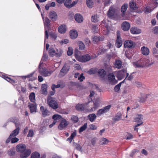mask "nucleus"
Segmentation results:
<instances>
[{"instance_id":"1","label":"nucleus","mask_w":158,"mask_h":158,"mask_svg":"<svg viewBox=\"0 0 158 158\" xmlns=\"http://www.w3.org/2000/svg\"><path fill=\"white\" fill-rule=\"evenodd\" d=\"M75 56L76 59L81 62H87L90 59V56L88 54L81 56L75 54Z\"/></svg>"},{"instance_id":"2","label":"nucleus","mask_w":158,"mask_h":158,"mask_svg":"<svg viewBox=\"0 0 158 158\" xmlns=\"http://www.w3.org/2000/svg\"><path fill=\"white\" fill-rule=\"evenodd\" d=\"M126 74L127 75V78L129 76V73H127L126 69H123L117 72L116 76L118 80H121L124 77Z\"/></svg>"},{"instance_id":"3","label":"nucleus","mask_w":158,"mask_h":158,"mask_svg":"<svg viewBox=\"0 0 158 158\" xmlns=\"http://www.w3.org/2000/svg\"><path fill=\"white\" fill-rule=\"evenodd\" d=\"M50 96H48L47 98V102L50 107L53 109L57 108L58 107V103L52 99Z\"/></svg>"},{"instance_id":"4","label":"nucleus","mask_w":158,"mask_h":158,"mask_svg":"<svg viewBox=\"0 0 158 158\" xmlns=\"http://www.w3.org/2000/svg\"><path fill=\"white\" fill-rule=\"evenodd\" d=\"M40 64L39 66V71L40 74L45 77L49 76L52 73V71H48L46 69H41L40 67Z\"/></svg>"},{"instance_id":"5","label":"nucleus","mask_w":158,"mask_h":158,"mask_svg":"<svg viewBox=\"0 0 158 158\" xmlns=\"http://www.w3.org/2000/svg\"><path fill=\"white\" fill-rule=\"evenodd\" d=\"M111 107V105H108L103 107V108L99 109L98 110L97 115L98 116H100L102 114L107 112Z\"/></svg>"},{"instance_id":"6","label":"nucleus","mask_w":158,"mask_h":158,"mask_svg":"<svg viewBox=\"0 0 158 158\" xmlns=\"http://www.w3.org/2000/svg\"><path fill=\"white\" fill-rule=\"evenodd\" d=\"M135 44L131 40H127L125 41L124 47L125 48H133L135 46Z\"/></svg>"},{"instance_id":"7","label":"nucleus","mask_w":158,"mask_h":158,"mask_svg":"<svg viewBox=\"0 0 158 158\" xmlns=\"http://www.w3.org/2000/svg\"><path fill=\"white\" fill-rule=\"evenodd\" d=\"M108 80L111 85H114L117 83V81L115 79L114 75L112 73L108 75Z\"/></svg>"},{"instance_id":"8","label":"nucleus","mask_w":158,"mask_h":158,"mask_svg":"<svg viewBox=\"0 0 158 158\" xmlns=\"http://www.w3.org/2000/svg\"><path fill=\"white\" fill-rule=\"evenodd\" d=\"M69 123L66 120L62 118L60 115V129H63Z\"/></svg>"},{"instance_id":"9","label":"nucleus","mask_w":158,"mask_h":158,"mask_svg":"<svg viewBox=\"0 0 158 158\" xmlns=\"http://www.w3.org/2000/svg\"><path fill=\"white\" fill-rule=\"evenodd\" d=\"M69 69V67L66 64H65L61 71H60V76H64L66 74Z\"/></svg>"},{"instance_id":"10","label":"nucleus","mask_w":158,"mask_h":158,"mask_svg":"<svg viewBox=\"0 0 158 158\" xmlns=\"http://www.w3.org/2000/svg\"><path fill=\"white\" fill-rule=\"evenodd\" d=\"M26 146L24 144L18 145L16 147V150L18 152L22 153L26 150Z\"/></svg>"},{"instance_id":"11","label":"nucleus","mask_w":158,"mask_h":158,"mask_svg":"<svg viewBox=\"0 0 158 158\" xmlns=\"http://www.w3.org/2000/svg\"><path fill=\"white\" fill-rule=\"evenodd\" d=\"M101 102L100 99L99 98H98L94 101V107L93 108H92V111L93 110V109L95 110L99 106L101 103Z\"/></svg>"},{"instance_id":"12","label":"nucleus","mask_w":158,"mask_h":158,"mask_svg":"<svg viewBox=\"0 0 158 158\" xmlns=\"http://www.w3.org/2000/svg\"><path fill=\"white\" fill-rule=\"evenodd\" d=\"M40 110L42 111V114L44 117H45L48 115H49L50 114V112L47 109L44 108L43 106L40 107Z\"/></svg>"},{"instance_id":"13","label":"nucleus","mask_w":158,"mask_h":158,"mask_svg":"<svg viewBox=\"0 0 158 158\" xmlns=\"http://www.w3.org/2000/svg\"><path fill=\"white\" fill-rule=\"evenodd\" d=\"M31 153V151L30 150L27 149L25 151L21 153L20 155V156L21 158H26L28 157Z\"/></svg>"},{"instance_id":"14","label":"nucleus","mask_w":158,"mask_h":158,"mask_svg":"<svg viewBox=\"0 0 158 158\" xmlns=\"http://www.w3.org/2000/svg\"><path fill=\"white\" fill-rule=\"evenodd\" d=\"M49 17L53 21L56 20L57 18V15L54 11H51L50 12Z\"/></svg>"},{"instance_id":"15","label":"nucleus","mask_w":158,"mask_h":158,"mask_svg":"<svg viewBox=\"0 0 158 158\" xmlns=\"http://www.w3.org/2000/svg\"><path fill=\"white\" fill-rule=\"evenodd\" d=\"M28 106L30 109V112L32 113L36 112V105L35 103H30L28 105Z\"/></svg>"},{"instance_id":"16","label":"nucleus","mask_w":158,"mask_h":158,"mask_svg":"<svg viewBox=\"0 0 158 158\" xmlns=\"http://www.w3.org/2000/svg\"><path fill=\"white\" fill-rule=\"evenodd\" d=\"M122 29L124 31H126L129 30L130 28L129 23L127 22H124L122 24Z\"/></svg>"},{"instance_id":"17","label":"nucleus","mask_w":158,"mask_h":158,"mask_svg":"<svg viewBox=\"0 0 158 158\" xmlns=\"http://www.w3.org/2000/svg\"><path fill=\"white\" fill-rule=\"evenodd\" d=\"M75 20L78 23H81L83 21V17L79 14H76L74 16Z\"/></svg>"},{"instance_id":"18","label":"nucleus","mask_w":158,"mask_h":158,"mask_svg":"<svg viewBox=\"0 0 158 158\" xmlns=\"http://www.w3.org/2000/svg\"><path fill=\"white\" fill-rule=\"evenodd\" d=\"M115 11V8L112 6H110L108 11L107 15L109 17L113 16L114 14Z\"/></svg>"},{"instance_id":"19","label":"nucleus","mask_w":158,"mask_h":158,"mask_svg":"<svg viewBox=\"0 0 158 158\" xmlns=\"http://www.w3.org/2000/svg\"><path fill=\"white\" fill-rule=\"evenodd\" d=\"M143 116L141 114H138L134 118L135 121L136 122H141L143 123Z\"/></svg>"},{"instance_id":"20","label":"nucleus","mask_w":158,"mask_h":158,"mask_svg":"<svg viewBox=\"0 0 158 158\" xmlns=\"http://www.w3.org/2000/svg\"><path fill=\"white\" fill-rule=\"evenodd\" d=\"M92 41L94 43H95L99 41H103L104 40V38L103 37H99L97 36H93L92 37Z\"/></svg>"},{"instance_id":"21","label":"nucleus","mask_w":158,"mask_h":158,"mask_svg":"<svg viewBox=\"0 0 158 158\" xmlns=\"http://www.w3.org/2000/svg\"><path fill=\"white\" fill-rule=\"evenodd\" d=\"M70 34L71 38L73 39H75L78 36V33L76 30H71L70 31Z\"/></svg>"},{"instance_id":"22","label":"nucleus","mask_w":158,"mask_h":158,"mask_svg":"<svg viewBox=\"0 0 158 158\" xmlns=\"http://www.w3.org/2000/svg\"><path fill=\"white\" fill-rule=\"evenodd\" d=\"M141 52L144 55H148L149 53V49L146 47L143 46L141 48Z\"/></svg>"},{"instance_id":"23","label":"nucleus","mask_w":158,"mask_h":158,"mask_svg":"<svg viewBox=\"0 0 158 158\" xmlns=\"http://www.w3.org/2000/svg\"><path fill=\"white\" fill-rule=\"evenodd\" d=\"M49 54L52 57L55 56L56 57H59V54L58 53H56L54 49L53 48H50L49 51Z\"/></svg>"},{"instance_id":"24","label":"nucleus","mask_w":158,"mask_h":158,"mask_svg":"<svg viewBox=\"0 0 158 158\" xmlns=\"http://www.w3.org/2000/svg\"><path fill=\"white\" fill-rule=\"evenodd\" d=\"M19 127H18L14 130L10 135V137L12 138L15 137L19 133Z\"/></svg>"},{"instance_id":"25","label":"nucleus","mask_w":158,"mask_h":158,"mask_svg":"<svg viewBox=\"0 0 158 158\" xmlns=\"http://www.w3.org/2000/svg\"><path fill=\"white\" fill-rule=\"evenodd\" d=\"M130 31L131 33L133 34H138L141 32L140 29L134 27L131 28Z\"/></svg>"},{"instance_id":"26","label":"nucleus","mask_w":158,"mask_h":158,"mask_svg":"<svg viewBox=\"0 0 158 158\" xmlns=\"http://www.w3.org/2000/svg\"><path fill=\"white\" fill-rule=\"evenodd\" d=\"M145 60V62L146 64V67H149L152 65L154 63V61L152 59L148 58Z\"/></svg>"},{"instance_id":"27","label":"nucleus","mask_w":158,"mask_h":158,"mask_svg":"<svg viewBox=\"0 0 158 158\" xmlns=\"http://www.w3.org/2000/svg\"><path fill=\"white\" fill-rule=\"evenodd\" d=\"M47 85L46 84H43L42 85L41 91L42 94L46 95L47 94Z\"/></svg>"},{"instance_id":"28","label":"nucleus","mask_w":158,"mask_h":158,"mask_svg":"<svg viewBox=\"0 0 158 158\" xmlns=\"http://www.w3.org/2000/svg\"><path fill=\"white\" fill-rule=\"evenodd\" d=\"M71 2V0H60V3L63 2L65 6L68 8H69Z\"/></svg>"},{"instance_id":"29","label":"nucleus","mask_w":158,"mask_h":158,"mask_svg":"<svg viewBox=\"0 0 158 158\" xmlns=\"http://www.w3.org/2000/svg\"><path fill=\"white\" fill-rule=\"evenodd\" d=\"M77 135V132L76 131L73 132L71 134L70 136L67 139V141L71 143L73 138Z\"/></svg>"},{"instance_id":"30","label":"nucleus","mask_w":158,"mask_h":158,"mask_svg":"<svg viewBox=\"0 0 158 158\" xmlns=\"http://www.w3.org/2000/svg\"><path fill=\"white\" fill-rule=\"evenodd\" d=\"M91 30L92 32L94 33H95L98 32L99 29L96 25H92L91 27Z\"/></svg>"},{"instance_id":"31","label":"nucleus","mask_w":158,"mask_h":158,"mask_svg":"<svg viewBox=\"0 0 158 158\" xmlns=\"http://www.w3.org/2000/svg\"><path fill=\"white\" fill-rule=\"evenodd\" d=\"M122 114L120 112H118L115 115L113 119L115 121H118L121 119Z\"/></svg>"},{"instance_id":"32","label":"nucleus","mask_w":158,"mask_h":158,"mask_svg":"<svg viewBox=\"0 0 158 158\" xmlns=\"http://www.w3.org/2000/svg\"><path fill=\"white\" fill-rule=\"evenodd\" d=\"M67 30L66 26L64 24H62L60 26V33L64 34L65 33Z\"/></svg>"},{"instance_id":"33","label":"nucleus","mask_w":158,"mask_h":158,"mask_svg":"<svg viewBox=\"0 0 158 158\" xmlns=\"http://www.w3.org/2000/svg\"><path fill=\"white\" fill-rule=\"evenodd\" d=\"M92 22L94 23H97L99 20V17L97 15H93L91 17Z\"/></svg>"},{"instance_id":"34","label":"nucleus","mask_w":158,"mask_h":158,"mask_svg":"<svg viewBox=\"0 0 158 158\" xmlns=\"http://www.w3.org/2000/svg\"><path fill=\"white\" fill-rule=\"evenodd\" d=\"M99 76L101 77H103L106 75V72L103 69H100L98 71Z\"/></svg>"},{"instance_id":"35","label":"nucleus","mask_w":158,"mask_h":158,"mask_svg":"<svg viewBox=\"0 0 158 158\" xmlns=\"http://www.w3.org/2000/svg\"><path fill=\"white\" fill-rule=\"evenodd\" d=\"M109 142V141L104 138H102L99 141V143L101 145L106 144Z\"/></svg>"},{"instance_id":"36","label":"nucleus","mask_w":158,"mask_h":158,"mask_svg":"<svg viewBox=\"0 0 158 158\" xmlns=\"http://www.w3.org/2000/svg\"><path fill=\"white\" fill-rule=\"evenodd\" d=\"M78 44L79 49L80 50H83L85 49V45L82 42L78 41Z\"/></svg>"},{"instance_id":"37","label":"nucleus","mask_w":158,"mask_h":158,"mask_svg":"<svg viewBox=\"0 0 158 158\" xmlns=\"http://www.w3.org/2000/svg\"><path fill=\"white\" fill-rule=\"evenodd\" d=\"M84 108V105L82 104H78L76 106V109L77 110L83 111Z\"/></svg>"},{"instance_id":"38","label":"nucleus","mask_w":158,"mask_h":158,"mask_svg":"<svg viewBox=\"0 0 158 158\" xmlns=\"http://www.w3.org/2000/svg\"><path fill=\"white\" fill-rule=\"evenodd\" d=\"M88 118L89 120L92 122H93L96 118V115L94 114H92L88 115Z\"/></svg>"},{"instance_id":"39","label":"nucleus","mask_w":158,"mask_h":158,"mask_svg":"<svg viewBox=\"0 0 158 158\" xmlns=\"http://www.w3.org/2000/svg\"><path fill=\"white\" fill-rule=\"evenodd\" d=\"M157 6V5L154 7H152V6H151V7H147L145 8L144 10L146 12L150 13L151 12V11H152L154 8H156Z\"/></svg>"},{"instance_id":"40","label":"nucleus","mask_w":158,"mask_h":158,"mask_svg":"<svg viewBox=\"0 0 158 158\" xmlns=\"http://www.w3.org/2000/svg\"><path fill=\"white\" fill-rule=\"evenodd\" d=\"M115 65L116 68L118 69L120 68L122 66L121 61L119 60H116Z\"/></svg>"},{"instance_id":"41","label":"nucleus","mask_w":158,"mask_h":158,"mask_svg":"<svg viewBox=\"0 0 158 158\" xmlns=\"http://www.w3.org/2000/svg\"><path fill=\"white\" fill-rule=\"evenodd\" d=\"M129 6L130 8L132 10H136L137 8L136 3L135 2L132 1L130 3Z\"/></svg>"},{"instance_id":"42","label":"nucleus","mask_w":158,"mask_h":158,"mask_svg":"<svg viewBox=\"0 0 158 158\" xmlns=\"http://www.w3.org/2000/svg\"><path fill=\"white\" fill-rule=\"evenodd\" d=\"M40 154L37 152H35L31 154V158H40Z\"/></svg>"},{"instance_id":"43","label":"nucleus","mask_w":158,"mask_h":158,"mask_svg":"<svg viewBox=\"0 0 158 158\" xmlns=\"http://www.w3.org/2000/svg\"><path fill=\"white\" fill-rule=\"evenodd\" d=\"M29 99L30 101L32 102H34L35 101V94L32 92L29 95Z\"/></svg>"},{"instance_id":"44","label":"nucleus","mask_w":158,"mask_h":158,"mask_svg":"<svg viewBox=\"0 0 158 158\" xmlns=\"http://www.w3.org/2000/svg\"><path fill=\"white\" fill-rule=\"evenodd\" d=\"M86 3L89 8H91L93 7V2L92 0H86Z\"/></svg>"},{"instance_id":"45","label":"nucleus","mask_w":158,"mask_h":158,"mask_svg":"<svg viewBox=\"0 0 158 158\" xmlns=\"http://www.w3.org/2000/svg\"><path fill=\"white\" fill-rule=\"evenodd\" d=\"M133 64L135 68H141V64L140 60L133 62Z\"/></svg>"},{"instance_id":"46","label":"nucleus","mask_w":158,"mask_h":158,"mask_svg":"<svg viewBox=\"0 0 158 158\" xmlns=\"http://www.w3.org/2000/svg\"><path fill=\"white\" fill-rule=\"evenodd\" d=\"M115 45L118 48H120L122 45V41L121 40H117Z\"/></svg>"},{"instance_id":"47","label":"nucleus","mask_w":158,"mask_h":158,"mask_svg":"<svg viewBox=\"0 0 158 158\" xmlns=\"http://www.w3.org/2000/svg\"><path fill=\"white\" fill-rule=\"evenodd\" d=\"M73 53V48L72 47H69L67 52V54L69 56H71Z\"/></svg>"},{"instance_id":"48","label":"nucleus","mask_w":158,"mask_h":158,"mask_svg":"<svg viewBox=\"0 0 158 158\" xmlns=\"http://www.w3.org/2000/svg\"><path fill=\"white\" fill-rule=\"evenodd\" d=\"M127 5L126 4H124L123 5L121 8V12L123 13L125 12L127 9Z\"/></svg>"},{"instance_id":"49","label":"nucleus","mask_w":158,"mask_h":158,"mask_svg":"<svg viewBox=\"0 0 158 158\" xmlns=\"http://www.w3.org/2000/svg\"><path fill=\"white\" fill-rule=\"evenodd\" d=\"M50 20L48 18H46L45 19V22L44 24L48 28H50Z\"/></svg>"},{"instance_id":"50","label":"nucleus","mask_w":158,"mask_h":158,"mask_svg":"<svg viewBox=\"0 0 158 158\" xmlns=\"http://www.w3.org/2000/svg\"><path fill=\"white\" fill-rule=\"evenodd\" d=\"M87 127V124L86 123L84 124V125L82 126V127H81V128H80L79 130V132L80 133L83 131L84 130H85Z\"/></svg>"},{"instance_id":"51","label":"nucleus","mask_w":158,"mask_h":158,"mask_svg":"<svg viewBox=\"0 0 158 158\" xmlns=\"http://www.w3.org/2000/svg\"><path fill=\"white\" fill-rule=\"evenodd\" d=\"M121 83H120L119 84L116 85L114 89L115 92H118L120 88L121 87Z\"/></svg>"},{"instance_id":"52","label":"nucleus","mask_w":158,"mask_h":158,"mask_svg":"<svg viewBox=\"0 0 158 158\" xmlns=\"http://www.w3.org/2000/svg\"><path fill=\"white\" fill-rule=\"evenodd\" d=\"M142 97V98L140 100V101L141 102H143L146 101V98L147 97V95L145 94H143Z\"/></svg>"},{"instance_id":"53","label":"nucleus","mask_w":158,"mask_h":158,"mask_svg":"<svg viewBox=\"0 0 158 158\" xmlns=\"http://www.w3.org/2000/svg\"><path fill=\"white\" fill-rule=\"evenodd\" d=\"M52 118L54 121H56V120L59 119V115L57 114L54 115L52 117Z\"/></svg>"},{"instance_id":"54","label":"nucleus","mask_w":158,"mask_h":158,"mask_svg":"<svg viewBox=\"0 0 158 158\" xmlns=\"http://www.w3.org/2000/svg\"><path fill=\"white\" fill-rule=\"evenodd\" d=\"M34 134L33 130H30L29 131L27 135V137H32Z\"/></svg>"},{"instance_id":"55","label":"nucleus","mask_w":158,"mask_h":158,"mask_svg":"<svg viewBox=\"0 0 158 158\" xmlns=\"http://www.w3.org/2000/svg\"><path fill=\"white\" fill-rule=\"evenodd\" d=\"M71 120L74 123H77L78 120V118L75 116H73L71 117Z\"/></svg>"},{"instance_id":"56","label":"nucleus","mask_w":158,"mask_h":158,"mask_svg":"<svg viewBox=\"0 0 158 158\" xmlns=\"http://www.w3.org/2000/svg\"><path fill=\"white\" fill-rule=\"evenodd\" d=\"M69 42V40L68 39L62 40L61 42H60V44H67Z\"/></svg>"},{"instance_id":"57","label":"nucleus","mask_w":158,"mask_h":158,"mask_svg":"<svg viewBox=\"0 0 158 158\" xmlns=\"http://www.w3.org/2000/svg\"><path fill=\"white\" fill-rule=\"evenodd\" d=\"M141 64V68L146 67V64L145 62V60H140Z\"/></svg>"},{"instance_id":"58","label":"nucleus","mask_w":158,"mask_h":158,"mask_svg":"<svg viewBox=\"0 0 158 158\" xmlns=\"http://www.w3.org/2000/svg\"><path fill=\"white\" fill-rule=\"evenodd\" d=\"M153 31L154 34H158V27L156 26L154 27L153 30Z\"/></svg>"},{"instance_id":"59","label":"nucleus","mask_w":158,"mask_h":158,"mask_svg":"<svg viewBox=\"0 0 158 158\" xmlns=\"http://www.w3.org/2000/svg\"><path fill=\"white\" fill-rule=\"evenodd\" d=\"M59 88V84H57V85H55L54 84H53L52 85L51 88L52 90H55V88Z\"/></svg>"},{"instance_id":"60","label":"nucleus","mask_w":158,"mask_h":158,"mask_svg":"<svg viewBox=\"0 0 158 158\" xmlns=\"http://www.w3.org/2000/svg\"><path fill=\"white\" fill-rule=\"evenodd\" d=\"M11 139V143H16L19 140V139L17 138H16V137H14V138H12Z\"/></svg>"},{"instance_id":"61","label":"nucleus","mask_w":158,"mask_h":158,"mask_svg":"<svg viewBox=\"0 0 158 158\" xmlns=\"http://www.w3.org/2000/svg\"><path fill=\"white\" fill-rule=\"evenodd\" d=\"M83 74H81L78 77V80L80 81H81L85 79V77L83 76Z\"/></svg>"},{"instance_id":"62","label":"nucleus","mask_w":158,"mask_h":158,"mask_svg":"<svg viewBox=\"0 0 158 158\" xmlns=\"http://www.w3.org/2000/svg\"><path fill=\"white\" fill-rule=\"evenodd\" d=\"M75 146L76 148L78 150H79L80 151H82V149L81 147L79 144H76Z\"/></svg>"},{"instance_id":"63","label":"nucleus","mask_w":158,"mask_h":158,"mask_svg":"<svg viewBox=\"0 0 158 158\" xmlns=\"http://www.w3.org/2000/svg\"><path fill=\"white\" fill-rule=\"evenodd\" d=\"M138 150L136 149H134L131 152V153L130 154V156L131 157H132L134 154L136 152H138Z\"/></svg>"},{"instance_id":"64","label":"nucleus","mask_w":158,"mask_h":158,"mask_svg":"<svg viewBox=\"0 0 158 158\" xmlns=\"http://www.w3.org/2000/svg\"><path fill=\"white\" fill-rule=\"evenodd\" d=\"M9 155L10 156H12L14 154H15V150L13 149H11L10 150V151H9Z\"/></svg>"}]
</instances>
